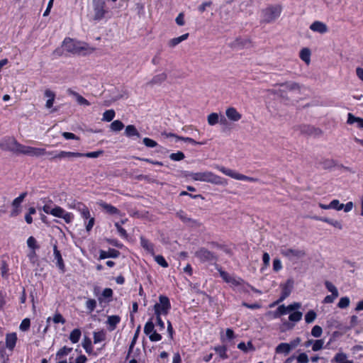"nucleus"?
<instances>
[{
  "instance_id": "nucleus-1",
  "label": "nucleus",
  "mask_w": 363,
  "mask_h": 363,
  "mask_svg": "<svg viewBox=\"0 0 363 363\" xmlns=\"http://www.w3.org/2000/svg\"><path fill=\"white\" fill-rule=\"evenodd\" d=\"M42 210L47 214H51L55 217L62 218L67 224H69L74 219L73 213L67 212L60 206L53 205L50 199H48V203H45L42 207Z\"/></svg>"
},
{
  "instance_id": "nucleus-2",
  "label": "nucleus",
  "mask_w": 363,
  "mask_h": 363,
  "mask_svg": "<svg viewBox=\"0 0 363 363\" xmlns=\"http://www.w3.org/2000/svg\"><path fill=\"white\" fill-rule=\"evenodd\" d=\"M62 46L67 52L73 55H81L84 51L88 50L91 52L94 50V48H89L86 43L74 40L69 37L64 39Z\"/></svg>"
},
{
  "instance_id": "nucleus-3",
  "label": "nucleus",
  "mask_w": 363,
  "mask_h": 363,
  "mask_svg": "<svg viewBox=\"0 0 363 363\" xmlns=\"http://www.w3.org/2000/svg\"><path fill=\"white\" fill-rule=\"evenodd\" d=\"M189 176L194 181L208 182L216 185H224L227 184L225 179L209 171L191 172Z\"/></svg>"
},
{
  "instance_id": "nucleus-4",
  "label": "nucleus",
  "mask_w": 363,
  "mask_h": 363,
  "mask_svg": "<svg viewBox=\"0 0 363 363\" xmlns=\"http://www.w3.org/2000/svg\"><path fill=\"white\" fill-rule=\"evenodd\" d=\"M282 11L280 5H270L262 11V22L269 23L278 18Z\"/></svg>"
},
{
  "instance_id": "nucleus-5",
  "label": "nucleus",
  "mask_w": 363,
  "mask_h": 363,
  "mask_svg": "<svg viewBox=\"0 0 363 363\" xmlns=\"http://www.w3.org/2000/svg\"><path fill=\"white\" fill-rule=\"evenodd\" d=\"M216 168L218 171H220V172L224 174L225 175L228 176V177H230L233 179H237V180L246 181V182H259V179H257V178L251 177H248V176L240 174L238 172H236L234 170L228 169L223 166L217 165L216 167Z\"/></svg>"
},
{
  "instance_id": "nucleus-6",
  "label": "nucleus",
  "mask_w": 363,
  "mask_h": 363,
  "mask_svg": "<svg viewBox=\"0 0 363 363\" xmlns=\"http://www.w3.org/2000/svg\"><path fill=\"white\" fill-rule=\"evenodd\" d=\"M21 145L15 138L5 137L0 143V148L3 150L10 151L18 154L19 146Z\"/></svg>"
},
{
  "instance_id": "nucleus-7",
  "label": "nucleus",
  "mask_w": 363,
  "mask_h": 363,
  "mask_svg": "<svg viewBox=\"0 0 363 363\" xmlns=\"http://www.w3.org/2000/svg\"><path fill=\"white\" fill-rule=\"evenodd\" d=\"M195 256L202 262L216 263L218 261V256L205 247L199 248Z\"/></svg>"
},
{
  "instance_id": "nucleus-8",
  "label": "nucleus",
  "mask_w": 363,
  "mask_h": 363,
  "mask_svg": "<svg viewBox=\"0 0 363 363\" xmlns=\"http://www.w3.org/2000/svg\"><path fill=\"white\" fill-rule=\"evenodd\" d=\"M93 6L94 12V20L100 21L108 13L106 2L104 0H94Z\"/></svg>"
},
{
  "instance_id": "nucleus-9",
  "label": "nucleus",
  "mask_w": 363,
  "mask_h": 363,
  "mask_svg": "<svg viewBox=\"0 0 363 363\" xmlns=\"http://www.w3.org/2000/svg\"><path fill=\"white\" fill-rule=\"evenodd\" d=\"M160 303H157L154 306L155 314L157 315V312L161 315H167L170 308L171 304L169 302V299L168 297L165 296H160L159 297Z\"/></svg>"
},
{
  "instance_id": "nucleus-10",
  "label": "nucleus",
  "mask_w": 363,
  "mask_h": 363,
  "mask_svg": "<svg viewBox=\"0 0 363 363\" xmlns=\"http://www.w3.org/2000/svg\"><path fill=\"white\" fill-rule=\"evenodd\" d=\"M19 147L18 154H23L28 156L40 157L48 153L45 148L26 146L22 144Z\"/></svg>"
},
{
  "instance_id": "nucleus-11",
  "label": "nucleus",
  "mask_w": 363,
  "mask_h": 363,
  "mask_svg": "<svg viewBox=\"0 0 363 363\" xmlns=\"http://www.w3.org/2000/svg\"><path fill=\"white\" fill-rule=\"evenodd\" d=\"M281 254L292 262H296L304 256L305 252L300 250L285 248L281 250Z\"/></svg>"
},
{
  "instance_id": "nucleus-12",
  "label": "nucleus",
  "mask_w": 363,
  "mask_h": 363,
  "mask_svg": "<svg viewBox=\"0 0 363 363\" xmlns=\"http://www.w3.org/2000/svg\"><path fill=\"white\" fill-rule=\"evenodd\" d=\"M293 286L294 281L291 279H288L284 284L281 285V295L273 305L279 303L280 302H282L285 298H286L290 295Z\"/></svg>"
},
{
  "instance_id": "nucleus-13",
  "label": "nucleus",
  "mask_w": 363,
  "mask_h": 363,
  "mask_svg": "<svg viewBox=\"0 0 363 363\" xmlns=\"http://www.w3.org/2000/svg\"><path fill=\"white\" fill-rule=\"evenodd\" d=\"M97 205L101 208V210L106 214L110 216L119 215L121 211L116 207L113 206L110 203L101 200L97 202Z\"/></svg>"
},
{
  "instance_id": "nucleus-14",
  "label": "nucleus",
  "mask_w": 363,
  "mask_h": 363,
  "mask_svg": "<svg viewBox=\"0 0 363 363\" xmlns=\"http://www.w3.org/2000/svg\"><path fill=\"white\" fill-rule=\"evenodd\" d=\"M48 155H52V159H62L65 157H82V152H68L61 150L58 153H56L55 151L48 152Z\"/></svg>"
},
{
  "instance_id": "nucleus-15",
  "label": "nucleus",
  "mask_w": 363,
  "mask_h": 363,
  "mask_svg": "<svg viewBox=\"0 0 363 363\" xmlns=\"http://www.w3.org/2000/svg\"><path fill=\"white\" fill-rule=\"evenodd\" d=\"M120 252L113 248H109L108 251L101 250L99 251V259H104L106 258H116L120 255Z\"/></svg>"
},
{
  "instance_id": "nucleus-16",
  "label": "nucleus",
  "mask_w": 363,
  "mask_h": 363,
  "mask_svg": "<svg viewBox=\"0 0 363 363\" xmlns=\"http://www.w3.org/2000/svg\"><path fill=\"white\" fill-rule=\"evenodd\" d=\"M53 252H54L55 259L57 260L56 265L59 268V269L62 273H64L65 272V266L64 261H63L62 257L61 255V253L58 250L56 245H54V246H53Z\"/></svg>"
},
{
  "instance_id": "nucleus-17",
  "label": "nucleus",
  "mask_w": 363,
  "mask_h": 363,
  "mask_svg": "<svg viewBox=\"0 0 363 363\" xmlns=\"http://www.w3.org/2000/svg\"><path fill=\"white\" fill-rule=\"evenodd\" d=\"M225 114L228 118L233 121H238L242 118V115L234 107L228 108Z\"/></svg>"
},
{
  "instance_id": "nucleus-18",
  "label": "nucleus",
  "mask_w": 363,
  "mask_h": 363,
  "mask_svg": "<svg viewBox=\"0 0 363 363\" xmlns=\"http://www.w3.org/2000/svg\"><path fill=\"white\" fill-rule=\"evenodd\" d=\"M81 217L83 218L84 221L85 227H93L95 222V218L91 216L90 211L89 208L86 209L81 214Z\"/></svg>"
},
{
  "instance_id": "nucleus-19",
  "label": "nucleus",
  "mask_w": 363,
  "mask_h": 363,
  "mask_svg": "<svg viewBox=\"0 0 363 363\" xmlns=\"http://www.w3.org/2000/svg\"><path fill=\"white\" fill-rule=\"evenodd\" d=\"M251 44V40L248 38H237L232 43V47L242 49L245 47L249 46Z\"/></svg>"
},
{
  "instance_id": "nucleus-20",
  "label": "nucleus",
  "mask_w": 363,
  "mask_h": 363,
  "mask_svg": "<svg viewBox=\"0 0 363 363\" xmlns=\"http://www.w3.org/2000/svg\"><path fill=\"white\" fill-rule=\"evenodd\" d=\"M167 75L166 73L162 72L155 75L152 79L147 82L148 85L153 86L155 84H161L162 82L166 81Z\"/></svg>"
},
{
  "instance_id": "nucleus-21",
  "label": "nucleus",
  "mask_w": 363,
  "mask_h": 363,
  "mask_svg": "<svg viewBox=\"0 0 363 363\" xmlns=\"http://www.w3.org/2000/svg\"><path fill=\"white\" fill-rule=\"evenodd\" d=\"M347 123L350 125L356 123L358 128H363V118L357 117L351 113H349L347 115Z\"/></svg>"
},
{
  "instance_id": "nucleus-22",
  "label": "nucleus",
  "mask_w": 363,
  "mask_h": 363,
  "mask_svg": "<svg viewBox=\"0 0 363 363\" xmlns=\"http://www.w3.org/2000/svg\"><path fill=\"white\" fill-rule=\"evenodd\" d=\"M189 33H186L182 35L181 36L172 38L168 41L167 45L169 48H173L182 41L186 40L189 38Z\"/></svg>"
},
{
  "instance_id": "nucleus-23",
  "label": "nucleus",
  "mask_w": 363,
  "mask_h": 363,
  "mask_svg": "<svg viewBox=\"0 0 363 363\" xmlns=\"http://www.w3.org/2000/svg\"><path fill=\"white\" fill-rule=\"evenodd\" d=\"M343 206H344V204L341 203L340 202V201L337 199L333 200L328 206L319 203V207L324 208V209L333 208V209H335L337 211H340L343 208Z\"/></svg>"
},
{
  "instance_id": "nucleus-24",
  "label": "nucleus",
  "mask_w": 363,
  "mask_h": 363,
  "mask_svg": "<svg viewBox=\"0 0 363 363\" xmlns=\"http://www.w3.org/2000/svg\"><path fill=\"white\" fill-rule=\"evenodd\" d=\"M67 92L69 95H72V96H75L76 100L79 104L86 106H90V102L87 99H86L84 97L81 96L79 94H78L77 92L72 90L71 89H69L67 90Z\"/></svg>"
},
{
  "instance_id": "nucleus-25",
  "label": "nucleus",
  "mask_w": 363,
  "mask_h": 363,
  "mask_svg": "<svg viewBox=\"0 0 363 363\" xmlns=\"http://www.w3.org/2000/svg\"><path fill=\"white\" fill-rule=\"evenodd\" d=\"M125 135L126 137L130 138L133 137L139 138L140 137V133L138 132L135 126L133 125H128L125 127Z\"/></svg>"
},
{
  "instance_id": "nucleus-26",
  "label": "nucleus",
  "mask_w": 363,
  "mask_h": 363,
  "mask_svg": "<svg viewBox=\"0 0 363 363\" xmlns=\"http://www.w3.org/2000/svg\"><path fill=\"white\" fill-rule=\"evenodd\" d=\"M17 340V337L16 333H9L6 335V345L10 350H13L14 348Z\"/></svg>"
},
{
  "instance_id": "nucleus-27",
  "label": "nucleus",
  "mask_w": 363,
  "mask_h": 363,
  "mask_svg": "<svg viewBox=\"0 0 363 363\" xmlns=\"http://www.w3.org/2000/svg\"><path fill=\"white\" fill-rule=\"evenodd\" d=\"M120 320L121 318L119 315H116L108 316L107 320V324L109 325L108 330L110 331L113 330Z\"/></svg>"
},
{
  "instance_id": "nucleus-28",
  "label": "nucleus",
  "mask_w": 363,
  "mask_h": 363,
  "mask_svg": "<svg viewBox=\"0 0 363 363\" xmlns=\"http://www.w3.org/2000/svg\"><path fill=\"white\" fill-rule=\"evenodd\" d=\"M299 57L308 65L311 62V50L307 48H303L300 52Z\"/></svg>"
},
{
  "instance_id": "nucleus-29",
  "label": "nucleus",
  "mask_w": 363,
  "mask_h": 363,
  "mask_svg": "<svg viewBox=\"0 0 363 363\" xmlns=\"http://www.w3.org/2000/svg\"><path fill=\"white\" fill-rule=\"evenodd\" d=\"M291 350V346L289 343H280L275 349L277 353L288 354Z\"/></svg>"
},
{
  "instance_id": "nucleus-30",
  "label": "nucleus",
  "mask_w": 363,
  "mask_h": 363,
  "mask_svg": "<svg viewBox=\"0 0 363 363\" xmlns=\"http://www.w3.org/2000/svg\"><path fill=\"white\" fill-rule=\"evenodd\" d=\"M27 191L21 193L17 198H16L11 203L12 207L21 208V203L23 201L25 198L27 196Z\"/></svg>"
},
{
  "instance_id": "nucleus-31",
  "label": "nucleus",
  "mask_w": 363,
  "mask_h": 363,
  "mask_svg": "<svg viewBox=\"0 0 363 363\" xmlns=\"http://www.w3.org/2000/svg\"><path fill=\"white\" fill-rule=\"evenodd\" d=\"M140 244L142 247L145 249L147 252L153 254L154 253V247L152 243H150L148 240H147L143 236L140 237Z\"/></svg>"
},
{
  "instance_id": "nucleus-32",
  "label": "nucleus",
  "mask_w": 363,
  "mask_h": 363,
  "mask_svg": "<svg viewBox=\"0 0 363 363\" xmlns=\"http://www.w3.org/2000/svg\"><path fill=\"white\" fill-rule=\"evenodd\" d=\"M140 325H139L135 332V334H134V336L133 337V340L130 342V345L129 346V349H128V354H127V357H126V359H128L130 354V353L133 352V347L136 343V341L138 340V335L140 334Z\"/></svg>"
},
{
  "instance_id": "nucleus-33",
  "label": "nucleus",
  "mask_w": 363,
  "mask_h": 363,
  "mask_svg": "<svg viewBox=\"0 0 363 363\" xmlns=\"http://www.w3.org/2000/svg\"><path fill=\"white\" fill-rule=\"evenodd\" d=\"M45 96L49 99L46 101V107L50 108L53 106V103L55 98V94L50 90L47 89L45 91Z\"/></svg>"
},
{
  "instance_id": "nucleus-34",
  "label": "nucleus",
  "mask_w": 363,
  "mask_h": 363,
  "mask_svg": "<svg viewBox=\"0 0 363 363\" xmlns=\"http://www.w3.org/2000/svg\"><path fill=\"white\" fill-rule=\"evenodd\" d=\"M81 335H82V333L79 328L74 329L69 335L70 341L72 343L78 342L80 339Z\"/></svg>"
},
{
  "instance_id": "nucleus-35",
  "label": "nucleus",
  "mask_w": 363,
  "mask_h": 363,
  "mask_svg": "<svg viewBox=\"0 0 363 363\" xmlns=\"http://www.w3.org/2000/svg\"><path fill=\"white\" fill-rule=\"evenodd\" d=\"M213 350L221 359H226L228 358V355L226 353L227 347L225 346H217L215 347Z\"/></svg>"
},
{
  "instance_id": "nucleus-36",
  "label": "nucleus",
  "mask_w": 363,
  "mask_h": 363,
  "mask_svg": "<svg viewBox=\"0 0 363 363\" xmlns=\"http://www.w3.org/2000/svg\"><path fill=\"white\" fill-rule=\"evenodd\" d=\"M334 359L338 363H353L352 361L347 360V355L342 352L337 353L334 357Z\"/></svg>"
},
{
  "instance_id": "nucleus-37",
  "label": "nucleus",
  "mask_w": 363,
  "mask_h": 363,
  "mask_svg": "<svg viewBox=\"0 0 363 363\" xmlns=\"http://www.w3.org/2000/svg\"><path fill=\"white\" fill-rule=\"evenodd\" d=\"M82 347L84 348L85 351L91 354L92 352V345H91V340L89 337L85 336L83 342H82Z\"/></svg>"
},
{
  "instance_id": "nucleus-38",
  "label": "nucleus",
  "mask_w": 363,
  "mask_h": 363,
  "mask_svg": "<svg viewBox=\"0 0 363 363\" xmlns=\"http://www.w3.org/2000/svg\"><path fill=\"white\" fill-rule=\"evenodd\" d=\"M178 140H182V141H184V142H188L189 143H191V145H206L207 141L206 140H204V141H201V142H198V141H196L194 139L191 138H189V137H183V136H181V137H178Z\"/></svg>"
},
{
  "instance_id": "nucleus-39",
  "label": "nucleus",
  "mask_w": 363,
  "mask_h": 363,
  "mask_svg": "<svg viewBox=\"0 0 363 363\" xmlns=\"http://www.w3.org/2000/svg\"><path fill=\"white\" fill-rule=\"evenodd\" d=\"M299 130L302 134H306V135H311L315 131V129L314 128V127L308 125H301L299 127Z\"/></svg>"
},
{
  "instance_id": "nucleus-40",
  "label": "nucleus",
  "mask_w": 363,
  "mask_h": 363,
  "mask_svg": "<svg viewBox=\"0 0 363 363\" xmlns=\"http://www.w3.org/2000/svg\"><path fill=\"white\" fill-rule=\"evenodd\" d=\"M115 116L116 113L113 109L106 110L103 114V120L110 122L114 118Z\"/></svg>"
},
{
  "instance_id": "nucleus-41",
  "label": "nucleus",
  "mask_w": 363,
  "mask_h": 363,
  "mask_svg": "<svg viewBox=\"0 0 363 363\" xmlns=\"http://www.w3.org/2000/svg\"><path fill=\"white\" fill-rule=\"evenodd\" d=\"M208 123L210 125H215L219 121V116L217 113H211L208 116L207 118Z\"/></svg>"
},
{
  "instance_id": "nucleus-42",
  "label": "nucleus",
  "mask_w": 363,
  "mask_h": 363,
  "mask_svg": "<svg viewBox=\"0 0 363 363\" xmlns=\"http://www.w3.org/2000/svg\"><path fill=\"white\" fill-rule=\"evenodd\" d=\"M106 338V333L101 330L99 332L94 333V343L96 344L98 342H102Z\"/></svg>"
},
{
  "instance_id": "nucleus-43",
  "label": "nucleus",
  "mask_w": 363,
  "mask_h": 363,
  "mask_svg": "<svg viewBox=\"0 0 363 363\" xmlns=\"http://www.w3.org/2000/svg\"><path fill=\"white\" fill-rule=\"evenodd\" d=\"M155 331V325L153 322L152 321V319H150L149 321H147L144 327V333L147 335H150L152 333Z\"/></svg>"
},
{
  "instance_id": "nucleus-44",
  "label": "nucleus",
  "mask_w": 363,
  "mask_h": 363,
  "mask_svg": "<svg viewBox=\"0 0 363 363\" xmlns=\"http://www.w3.org/2000/svg\"><path fill=\"white\" fill-rule=\"evenodd\" d=\"M124 128V124L119 120L113 121L111 124V129L113 131H120Z\"/></svg>"
},
{
  "instance_id": "nucleus-45",
  "label": "nucleus",
  "mask_w": 363,
  "mask_h": 363,
  "mask_svg": "<svg viewBox=\"0 0 363 363\" xmlns=\"http://www.w3.org/2000/svg\"><path fill=\"white\" fill-rule=\"evenodd\" d=\"M104 154V151L100 150L94 152H89L86 153H82V157H89V158H97Z\"/></svg>"
},
{
  "instance_id": "nucleus-46",
  "label": "nucleus",
  "mask_w": 363,
  "mask_h": 363,
  "mask_svg": "<svg viewBox=\"0 0 363 363\" xmlns=\"http://www.w3.org/2000/svg\"><path fill=\"white\" fill-rule=\"evenodd\" d=\"M185 155L184 152L181 151H178L177 152L171 153L169 155V158L173 161H181L184 159Z\"/></svg>"
},
{
  "instance_id": "nucleus-47",
  "label": "nucleus",
  "mask_w": 363,
  "mask_h": 363,
  "mask_svg": "<svg viewBox=\"0 0 363 363\" xmlns=\"http://www.w3.org/2000/svg\"><path fill=\"white\" fill-rule=\"evenodd\" d=\"M36 213V210L34 207H30L28 208V213L25 216V220L28 224H31L33 222L32 215Z\"/></svg>"
},
{
  "instance_id": "nucleus-48",
  "label": "nucleus",
  "mask_w": 363,
  "mask_h": 363,
  "mask_svg": "<svg viewBox=\"0 0 363 363\" xmlns=\"http://www.w3.org/2000/svg\"><path fill=\"white\" fill-rule=\"evenodd\" d=\"M82 203H83L81 201H79L76 199H72L67 203V206L69 208L78 210L81 206H82Z\"/></svg>"
},
{
  "instance_id": "nucleus-49",
  "label": "nucleus",
  "mask_w": 363,
  "mask_h": 363,
  "mask_svg": "<svg viewBox=\"0 0 363 363\" xmlns=\"http://www.w3.org/2000/svg\"><path fill=\"white\" fill-rule=\"evenodd\" d=\"M72 350V347H67V346H64L61 348L56 354L57 357L61 358L64 356L67 355Z\"/></svg>"
},
{
  "instance_id": "nucleus-50",
  "label": "nucleus",
  "mask_w": 363,
  "mask_h": 363,
  "mask_svg": "<svg viewBox=\"0 0 363 363\" xmlns=\"http://www.w3.org/2000/svg\"><path fill=\"white\" fill-rule=\"evenodd\" d=\"M320 164L323 166V168L328 169L335 167V162L333 160L325 159L320 162Z\"/></svg>"
},
{
  "instance_id": "nucleus-51",
  "label": "nucleus",
  "mask_w": 363,
  "mask_h": 363,
  "mask_svg": "<svg viewBox=\"0 0 363 363\" xmlns=\"http://www.w3.org/2000/svg\"><path fill=\"white\" fill-rule=\"evenodd\" d=\"M325 285L327 288V289L330 291L332 294H333V295H335V296H338L339 294H338V291L337 289V288L335 286V285H333L331 282L328 281H326L325 282Z\"/></svg>"
},
{
  "instance_id": "nucleus-52",
  "label": "nucleus",
  "mask_w": 363,
  "mask_h": 363,
  "mask_svg": "<svg viewBox=\"0 0 363 363\" xmlns=\"http://www.w3.org/2000/svg\"><path fill=\"white\" fill-rule=\"evenodd\" d=\"M350 302V298L348 297H342L337 303V306L340 308H346L349 306Z\"/></svg>"
},
{
  "instance_id": "nucleus-53",
  "label": "nucleus",
  "mask_w": 363,
  "mask_h": 363,
  "mask_svg": "<svg viewBox=\"0 0 363 363\" xmlns=\"http://www.w3.org/2000/svg\"><path fill=\"white\" fill-rule=\"evenodd\" d=\"M287 312V308L284 305L279 306L277 311L274 313V317L279 318L282 315L286 314Z\"/></svg>"
},
{
  "instance_id": "nucleus-54",
  "label": "nucleus",
  "mask_w": 363,
  "mask_h": 363,
  "mask_svg": "<svg viewBox=\"0 0 363 363\" xmlns=\"http://www.w3.org/2000/svg\"><path fill=\"white\" fill-rule=\"evenodd\" d=\"M7 362L9 361V355L6 354L4 345L0 342V362Z\"/></svg>"
},
{
  "instance_id": "nucleus-55",
  "label": "nucleus",
  "mask_w": 363,
  "mask_h": 363,
  "mask_svg": "<svg viewBox=\"0 0 363 363\" xmlns=\"http://www.w3.org/2000/svg\"><path fill=\"white\" fill-rule=\"evenodd\" d=\"M316 318V313L313 311H308L305 315V320L307 323H312Z\"/></svg>"
},
{
  "instance_id": "nucleus-56",
  "label": "nucleus",
  "mask_w": 363,
  "mask_h": 363,
  "mask_svg": "<svg viewBox=\"0 0 363 363\" xmlns=\"http://www.w3.org/2000/svg\"><path fill=\"white\" fill-rule=\"evenodd\" d=\"M302 318V313L299 311H295L289 315V319L292 322H297Z\"/></svg>"
},
{
  "instance_id": "nucleus-57",
  "label": "nucleus",
  "mask_w": 363,
  "mask_h": 363,
  "mask_svg": "<svg viewBox=\"0 0 363 363\" xmlns=\"http://www.w3.org/2000/svg\"><path fill=\"white\" fill-rule=\"evenodd\" d=\"M155 262L159 265L162 266V267H168L167 262L165 260L164 257L162 256V255H157V256H155Z\"/></svg>"
},
{
  "instance_id": "nucleus-58",
  "label": "nucleus",
  "mask_w": 363,
  "mask_h": 363,
  "mask_svg": "<svg viewBox=\"0 0 363 363\" xmlns=\"http://www.w3.org/2000/svg\"><path fill=\"white\" fill-rule=\"evenodd\" d=\"M30 325V321L28 318H25L22 320L21 325H20V329L22 331H27Z\"/></svg>"
},
{
  "instance_id": "nucleus-59",
  "label": "nucleus",
  "mask_w": 363,
  "mask_h": 363,
  "mask_svg": "<svg viewBox=\"0 0 363 363\" xmlns=\"http://www.w3.org/2000/svg\"><path fill=\"white\" fill-rule=\"evenodd\" d=\"M143 144L148 147H155L157 145V143L156 141H155L152 139H150L149 138H145L143 139Z\"/></svg>"
},
{
  "instance_id": "nucleus-60",
  "label": "nucleus",
  "mask_w": 363,
  "mask_h": 363,
  "mask_svg": "<svg viewBox=\"0 0 363 363\" xmlns=\"http://www.w3.org/2000/svg\"><path fill=\"white\" fill-rule=\"evenodd\" d=\"M52 320L55 323H62V324H64L66 320L65 319L63 318V316L59 313H57L54 315L53 318H52Z\"/></svg>"
},
{
  "instance_id": "nucleus-61",
  "label": "nucleus",
  "mask_w": 363,
  "mask_h": 363,
  "mask_svg": "<svg viewBox=\"0 0 363 363\" xmlns=\"http://www.w3.org/2000/svg\"><path fill=\"white\" fill-rule=\"evenodd\" d=\"M27 245L30 248H31L33 250H35V249H37L39 247L36 245V240L33 236H30L28 238V239L27 240Z\"/></svg>"
},
{
  "instance_id": "nucleus-62",
  "label": "nucleus",
  "mask_w": 363,
  "mask_h": 363,
  "mask_svg": "<svg viewBox=\"0 0 363 363\" xmlns=\"http://www.w3.org/2000/svg\"><path fill=\"white\" fill-rule=\"evenodd\" d=\"M175 22L179 26H182L185 24L184 13L182 12L178 14L175 19Z\"/></svg>"
},
{
  "instance_id": "nucleus-63",
  "label": "nucleus",
  "mask_w": 363,
  "mask_h": 363,
  "mask_svg": "<svg viewBox=\"0 0 363 363\" xmlns=\"http://www.w3.org/2000/svg\"><path fill=\"white\" fill-rule=\"evenodd\" d=\"M86 306L90 311H93L96 306V301L94 299H88Z\"/></svg>"
},
{
  "instance_id": "nucleus-64",
  "label": "nucleus",
  "mask_w": 363,
  "mask_h": 363,
  "mask_svg": "<svg viewBox=\"0 0 363 363\" xmlns=\"http://www.w3.org/2000/svg\"><path fill=\"white\" fill-rule=\"evenodd\" d=\"M298 363H308V358L306 353H301L296 358Z\"/></svg>"
}]
</instances>
